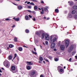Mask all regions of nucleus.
Instances as JSON below:
<instances>
[{
	"label": "nucleus",
	"instance_id": "obj_32",
	"mask_svg": "<svg viewBox=\"0 0 77 77\" xmlns=\"http://www.w3.org/2000/svg\"><path fill=\"white\" fill-rule=\"evenodd\" d=\"M69 18H71V17H72V14H69Z\"/></svg>",
	"mask_w": 77,
	"mask_h": 77
},
{
	"label": "nucleus",
	"instance_id": "obj_44",
	"mask_svg": "<svg viewBox=\"0 0 77 77\" xmlns=\"http://www.w3.org/2000/svg\"><path fill=\"white\" fill-rule=\"evenodd\" d=\"M34 21H35L36 20V19H35V17L33 18L32 19Z\"/></svg>",
	"mask_w": 77,
	"mask_h": 77
},
{
	"label": "nucleus",
	"instance_id": "obj_61",
	"mask_svg": "<svg viewBox=\"0 0 77 77\" xmlns=\"http://www.w3.org/2000/svg\"><path fill=\"white\" fill-rule=\"evenodd\" d=\"M15 57H14L13 58V59H14V60L15 59Z\"/></svg>",
	"mask_w": 77,
	"mask_h": 77
},
{
	"label": "nucleus",
	"instance_id": "obj_37",
	"mask_svg": "<svg viewBox=\"0 0 77 77\" xmlns=\"http://www.w3.org/2000/svg\"><path fill=\"white\" fill-rule=\"evenodd\" d=\"M70 5H71V6H72V5H73V2H70Z\"/></svg>",
	"mask_w": 77,
	"mask_h": 77
},
{
	"label": "nucleus",
	"instance_id": "obj_59",
	"mask_svg": "<svg viewBox=\"0 0 77 77\" xmlns=\"http://www.w3.org/2000/svg\"><path fill=\"white\" fill-rule=\"evenodd\" d=\"M44 19H47V18H46V17H44Z\"/></svg>",
	"mask_w": 77,
	"mask_h": 77
},
{
	"label": "nucleus",
	"instance_id": "obj_22",
	"mask_svg": "<svg viewBox=\"0 0 77 77\" xmlns=\"http://www.w3.org/2000/svg\"><path fill=\"white\" fill-rule=\"evenodd\" d=\"M8 59H9V60H11V59H12V56H9L8 57Z\"/></svg>",
	"mask_w": 77,
	"mask_h": 77
},
{
	"label": "nucleus",
	"instance_id": "obj_18",
	"mask_svg": "<svg viewBox=\"0 0 77 77\" xmlns=\"http://www.w3.org/2000/svg\"><path fill=\"white\" fill-rule=\"evenodd\" d=\"M39 60L41 61H42V60H43V58L41 57H40L39 58Z\"/></svg>",
	"mask_w": 77,
	"mask_h": 77
},
{
	"label": "nucleus",
	"instance_id": "obj_4",
	"mask_svg": "<svg viewBox=\"0 0 77 77\" xmlns=\"http://www.w3.org/2000/svg\"><path fill=\"white\" fill-rule=\"evenodd\" d=\"M35 73L36 72L35 71L32 70L31 71L30 75V76H31V77H33V76H34V75L35 74Z\"/></svg>",
	"mask_w": 77,
	"mask_h": 77
},
{
	"label": "nucleus",
	"instance_id": "obj_1",
	"mask_svg": "<svg viewBox=\"0 0 77 77\" xmlns=\"http://www.w3.org/2000/svg\"><path fill=\"white\" fill-rule=\"evenodd\" d=\"M58 38V37L57 35H51L50 38V42L51 43H54V42H55L57 41Z\"/></svg>",
	"mask_w": 77,
	"mask_h": 77
},
{
	"label": "nucleus",
	"instance_id": "obj_19",
	"mask_svg": "<svg viewBox=\"0 0 77 77\" xmlns=\"http://www.w3.org/2000/svg\"><path fill=\"white\" fill-rule=\"evenodd\" d=\"M73 9H77V6L76 5H75L73 7Z\"/></svg>",
	"mask_w": 77,
	"mask_h": 77
},
{
	"label": "nucleus",
	"instance_id": "obj_27",
	"mask_svg": "<svg viewBox=\"0 0 77 77\" xmlns=\"http://www.w3.org/2000/svg\"><path fill=\"white\" fill-rule=\"evenodd\" d=\"M36 35H40L39 32L38 31L36 32Z\"/></svg>",
	"mask_w": 77,
	"mask_h": 77
},
{
	"label": "nucleus",
	"instance_id": "obj_31",
	"mask_svg": "<svg viewBox=\"0 0 77 77\" xmlns=\"http://www.w3.org/2000/svg\"><path fill=\"white\" fill-rule=\"evenodd\" d=\"M34 9H35V10H36V9H38V7L37 6H35L34 7Z\"/></svg>",
	"mask_w": 77,
	"mask_h": 77
},
{
	"label": "nucleus",
	"instance_id": "obj_42",
	"mask_svg": "<svg viewBox=\"0 0 77 77\" xmlns=\"http://www.w3.org/2000/svg\"><path fill=\"white\" fill-rule=\"evenodd\" d=\"M15 27V25H14L12 26V28H14V27Z\"/></svg>",
	"mask_w": 77,
	"mask_h": 77
},
{
	"label": "nucleus",
	"instance_id": "obj_3",
	"mask_svg": "<svg viewBox=\"0 0 77 77\" xmlns=\"http://www.w3.org/2000/svg\"><path fill=\"white\" fill-rule=\"evenodd\" d=\"M65 40L64 41H63L62 42L63 43V42H65V45L66 48H67L69 45V41L68 40Z\"/></svg>",
	"mask_w": 77,
	"mask_h": 77
},
{
	"label": "nucleus",
	"instance_id": "obj_14",
	"mask_svg": "<svg viewBox=\"0 0 77 77\" xmlns=\"http://www.w3.org/2000/svg\"><path fill=\"white\" fill-rule=\"evenodd\" d=\"M42 11H41V14H44V8H42Z\"/></svg>",
	"mask_w": 77,
	"mask_h": 77
},
{
	"label": "nucleus",
	"instance_id": "obj_53",
	"mask_svg": "<svg viewBox=\"0 0 77 77\" xmlns=\"http://www.w3.org/2000/svg\"><path fill=\"white\" fill-rule=\"evenodd\" d=\"M20 59V58H17V61H19V60Z\"/></svg>",
	"mask_w": 77,
	"mask_h": 77
},
{
	"label": "nucleus",
	"instance_id": "obj_5",
	"mask_svg": "<svg viewBox=\"0 0 77 77\" xmlns=\"http://www.w3.org/2000/svg\"><path fill=\"white\" fill-rule=\"evenodd\" d=\"M45 40H49L50 38H49V35L48 34H46L45 36Z\"/></svg>",
	"mask_w": 77,
	"mask_h": 77
},
{
	"label": "nucleus",
	"instance_id": "obj_58",
	"mask_svg": "<svg viewBox=\"0 0 77 77\" xmlns=\"http://www.w3.org/2000/svg\"><path fill=\"white\" fill-rule=\"evenodd\" d=\"M34 50L35 51H36V48H34Z\"/></svg>",
	"mask_w": 77,
	"mask_h": 77
},
{
	"label": "nucleus",
	"instance_id": "obj_23",
	"mask_svg": "<svg viewBox=\"0 0 77 77\" xmlns=\"http://www.w3.org/2000/svg\"><path fill=\"white\" fill-rule=\"evenodd\" d=\"M9 47L10 48H12V47H14V45H9Z\"/></svg>",
	"mask_w": 77,
	"mask_h": 77
},
{
	"label": "nucleus",
	"instance_id": "obj_46",
	"mask_svg": "<svg viewBox=\"0 0 77 77\" xmlns=\"http://www.w3.org/2000/svg\"><path fill=\"white\" fill-rule=\"evenodd\" d=\"M17 54H14V57H17Z\"/></svg>",
	"mask_w": 77,
	"mask_h": 77
},
{
	"label": "nucleus",
	"instance_id": "obj_35",
	"mask_svg": "<svg viewBox=\"0 0 77 77\" xmlns=\"http://www.w3.org/2000/svg\"><path fill=\"white\" fill-rule=\"evenodd\" d=\"M6 21H10L11 20V19L9 18H7L5 19Z\"/></svg>",
	"mask_w": 77,
	"mask_h": 77
},
{
	"label": "nucleus",
	"instance_id": "obj_10",
	"mask_svg": "<svg viewBox=\"0 0 77 77\" xmlns=\"http://www.w3.org/2000/svg\"><path fill=\"white\" fill-rule=\"evenodd\" d=\"M13 19L15 20V21H18L19 20H20V18H15V17H14L13 18Z\"/></svg>",
	"mask_w": 77,
	"mask_h": 77
},
{
	"label": "nucleus",
	"instance_id": "obj_55",
	"mask_svg": "<svg viewBox=\"0 0 77 77\" xmlns=\"http://www.w3.org/2000/svg\"><path fill=\"white\" fill-rule=\"evenodd\" d=\"M45 8H47V9H48L49 7L48 6H46Z\"/></svg>",
	"mask_w": 77,
	"mask_h": 77
},
{
	"label": "nucleus",
	"instance_id": "obj_34",
	"mask_svg": "<svg viewBox=\"0 0 77 77\" xmlns=\"http://www.w3.org/2000/svg\"><path fill=\"white\" fill-rule=\"evenodd\" d=\"M31 1H32V2H38V1L36 0H31Z\"/></svg>",
	"mask_w": 77,
	"mask_h": 77
},
{
	"label": "nucleus",
	"instance_id": "obj_52",
	"mask_svg": "<svg viewBox=\"0 0 77 77\" xmlns=\"http://www.w3.org/2000/svg\"><path fill=\"white\" fill-rule=\"evenodd\" d=\"M32 12V13H33V14H35V11H33Z\"/></svg>",
	"mask_w": 77,
	"mask_h": 77
},
{
	"label": "nucleus",
	"instance_id": "obj_49",
	"mask_svg": "<svg viewBox=\"0 0 77 77\" xmlns=\"http://www.w3.org/2000/svg\"><path fill=\"white\" fill-rule=\"evenodd\" d=\"M48 41H46L45 42V44H48Z\"/></svg>",
	"mask_w": 77,
	"mask_h": 77
},
{
	"label": "nucleus",
	"instance_id": "obj_39",
	"mask_svg": "<svg viewBox=\"0 0 77 77\" xmlns=\"http://www.w3.org/2000/svg\"><path fill=\"white\" fill-rule=\"evenodd\" d=\"M60 72H62V71H63V69H60Z\"/></svg>",
	"mask_w": 77,
	"mask_h": 77
},
{
	"label": "nucleus",
	"instance_id": "obj_6",
	"mask_svg": "<svg viewBox=\"0 0 77 77\" xmlns=\"http://www.w3.org/2000/svg\"><path fill=\"white\" fill-rule=\"evenodd\" d=\"M72 46H70V47L69 48V49H68V52H71L72 51Z\"/></svg>",
	"mask_w": 77,
	"mask_h": 77
},
{
	"label": "nucleus",
	"instance_id": "obj_47",
	"mask_svg": "<svg viewBox=\"0 0 77 77\" xmlns=\"http://www.w3.org/2000/svg\"><path fill=\"white\" fill-rule=\"evenodd\" d=\"M54 51H57V50H56V49H54Z\"/></svg>",
	"mask_w": 77,
	"mask_h": 77
},
{
	"label": "nucleus",
	"instance_id": "obj_62",
	"mask_svg": "<svg viewBox=\"0 0 77 77\" xmlns=\"http://www.w3.org/2000/svg\"><path fill=\"white\" fill-rule=\"evenodd\" d=\"M0 72H2V71L1 69H0Z\"/></svg>",
	"mask_w": 77,
	"mask_h": 77
},
{
	"label": "nucleus",
	"instance_id": "obj_8",
	"mask_svg": "<svg viewBox=\"0 0 77 77\" xmlns=\"http://www.w3.org/2000/svg\"><path fill=\"white\" fill-rule=\"evenodd\" d=\"M60 48L61 50H65V46L63 45H61Z\"/></svg>",
	"mask_w": 77,
	"mask_h": 77
},
{
	"label": "nucleus",
	"instance_id": "obj_51",
	"mask_svg": "<svg viewBox=\"0 0 77 77\" xmlns=\"http://www.w3.org/2000/svg\"><path fill=\"white\" fill-rule=\"evenodd\" d=\"M40 77H44V76H43L42 75H41L40 76Z\"/></svg>",
	"mask_w": 77,
	"mask_h": 77
},
{
	"label": "nucleus",
	"instance_id": "obj_56",
	"mask_svg": "<svg viewBox=\"0 0 77 77\" xmlns=\"http://www.w3.org/2000/svg\"><path fill=\"white\" fill-rule=\"evenodd\" d=\"M23 47H24L25 48H27L26 46H23Z\"/></svg>",
	"mask_w": 77,
	"mask_h": 77
},
{
	"label": "nucleus",
	"instance_id": "obj_41",
	"mask_svg": "<svg viewBox=\"0 0 77 77\" xmlns=\"http://www.w3.org/2000/svg\"><path fill=\"white\" fill-rule=\"evenodd\" d=\"M41 3H44V1L42 0L41 1Z\"/></svg>",
	"mask_w": 77,
	"mask_h": 77
},
{
	"label": "nucleus",
	"instance_id": "obj_60",
	"mask_svg": "<svg viewBox=\"0 0 77 77\" xmlns=\"http://www.w3.org/2000/svg\"><path fill=\"white\" fill-rule=\"evenodd\" d=\"M75 57L76 59H77V56H75Z\"/></svg>",
	"mask_w": 77,
	"mask_h": 77
},
{
	"label": "nucleus",
	"instance_id": "obj_43",
	"mask_svg": "<svg viewBox=\"0 0 77 77\" xmlns=\"http://www.w3.org/2000/svg\"><path fill=\"white\" fill-rule=\"evenodd\" d=\"M69 62H71V58H70L69 60Z\"/></svg>",
	"mask_w": 77,
	"mask_h": 77
},
{
	"label": "nucleus",
	"instance_id": "obj_38",
	"mask_svg": "<svg viewBox=\"0 0 77 77\" xmlns=\"http://www.w3.org/2000/svg\"><path fill=\"white\" fill-rule=\"evenodd\" d=\"M30 5H35V4H34L33 2L31 3H30Z\"/></svg>",
	"mask_w": 77,
	"mask_h": 77
},
{
	"label": "nucleus",
	"instance_id": "obj_30",
	"mask_svg": "<svg viewBox=\"0 0 77 77\" xmlns=\"http://www.w3.org/2000/svg\"><path fill=\"white\" fill-rule=\"evenodd\" d=\"M55 11L57 12V13H58L59 12V10L57 9H56L55 10Z\"/></svg>",
	"mask_w": 77,
	"mask_h": 77
},
{
	"label": "nucleus",
	"instance_id": "obj_24",
	"mask_svg": "<svg viewBox=\"0 0 77 77\" xmlns=\"http://www.w3.org/2000/svg\"><path fill=\"white\" fill-rule=\"evenodd\" d=\"M75 53H76V52L75 51H74L73 52L72 54V56H73V55L75 54Z\"/></svg>",
	"mask_w": 77,
	"mask_h": 77
},
{
	"label": "nucleus",
	"instance_id": "obj_13",
	"mask_svg": "<svg viewBox=\"0 0 77 77\" xmlns=\"http://www.w3.org/2000/svg\"><path fill=\"white\" fill-rule=\"evenodd\" d=\"M17 8L19 10H21V9H23V7H22V6H18Z\"/></svg>",
	"mask_w": 77,
	"mask_h": 77
},
{
	"label": "nucleus",
	"instance_id": "obj_45",
	"mask_svg": "<svg viewBox=\"0 0 77 77\" xmlns=\"http://www.w3.org/2000/svg\"><path fill=\"white\" fill-rule=\"evenodd\" d=\"M28 11L29 12H31V13L32 12V11H31L30 10H28Z\"/></svg>",
	"mask_w": 77,
	"mask_h": 77
},
{
	"label": "nucleus",
	"instance_id": "obj_9",
	"mask_svg": "<svg viewBox=\"0 0 77 77\" xmlns=\"http://www.w3.org/2000/svg\"><path fill=\"white\" fill-rule=\"evenodd\" d=\"M26 63L28 65H33V63H32L31 62H27Z\"/></svg>",
	"mask_w": 77,
	"mask_h": 77
},
{
	"label": "nucleus",
	"instance_id": "obj_25",
	"mask_svg": "<svg viewBox=\"0 0 77 77\" xmlns=\"http://www.w3.org/2000/svg\"><path fill=\"white\" fill-rule=\"evenodd\" d=\"M48 57L51 60L52 59V58H53V57H51V56H48Z\"/></svg>",
	"mask_w": 77,
	"mask_h": 77
},
{
	"label": "nucleus",
	"instance_id": "obj_11",
	"mask_svg": "<svg viewBox=\"0 0 77 77\" xmlns=\"http://www.w3.org/2000/svg\"><path fill=\"white\" fill-rule=\"evenodd\" d=\"M11 69L13 71H14L15 69V67L14 66H12L11 67Z\"/></svg>",
	"mask_w": 77,
	"mask_h": 77
},
{
	"label": "nucleus",
	"instance_id": "obj_54",
	"mask_svg": "<svg viewBox=\"0 0 77 77\" xmlns=\"http://www.w3.org/2000/svg\"><path fill=\"white\" fill-rule=\"evenodd\" d=\"M29 18H32V16L31 15H29Z\"/></svg>",
	"mask_w": 77,
	"mask_h": 77
},
{
	"label": "nucleus",
	"instance_id": "obj_2",
	"mask_svg": "<svg viewBox=\"0 0 77 77\" xmlns=\"http://www.w3.org/2000/svg\"><path fill=\"white\" fill-rule=\"evenodd\" d=\"M4 66H5L7 68H9L10 65H9V63L7 60H5L4 62Z\"/></svg>",
	"mask_w": 77,
	"mask_h": 77
},
{
	"label": "nucleus",
	"instance_id": "obj_50",
	"mask_svg": "<svg viewBox=\"0 0 77 77\" xmlns=\"http://www.w3.org/2000/svg\"><path fill=\"white\" fill-rule=\"evenodd\" d=\"M30 2H28L27 3V4H30Z\"/></svg>",
	"mask_w": 77,
	"mask_h": 77
},
{
	"label": "nucleus",
	"instance_id": "obj_28",
	"mask_svg": "<svg viewBox=\"0 0 77 77\" xmlns=\"http://www.w3.org/2000/svg\"><path fill=\"white\" fill-rule=\"evenodd\" d=\"M74 18H75V20H77V15H75L74 16Z\"/></svg>",
	"mask_w": 77,
	"mask_h": 77
},
{
	"label": "nucleus",
	"instance_id": "obj_40",
	"mask_svg": "<svg viewBox=\"0 0 77 77\" xmlns=\"http://www.w3.org/2000/svg\"><path fill=\"white\" fill-rule=\"evenodd\" d=\"M28 8L29 9H30V8H32V6H28Z\"/></svg>",
	"mask_w": 77,
	"mask_h": 77
},
{
	"label": "nucleus",
	"instance_id": "obj_16",
	"mask_svg": "<svg viewBox=\"0 0 77 77\" xmlns=\"http://www.w3.org/2000/svg\"><path fill=\"white\" fill-rule=\"evenodd\" d=\"M45 36V34L44 33H42V39H43L44 38Z\"/></svg>",
	"mask_w": 77,
	"mask_h": 77
},
{
	"label": "nucleus",
	"instance_id": "obj_17",
	"mask_svg": "<svg viewBox=\"0 0 77 77\" xmlns=\"http://www.w3.org/2000/svg\"><path fill=\"white\" fill-rule=\"evenodd\" d=\"M44 10L46 12H48V9L47 8H44Z\"/></svg>",
	"mask_w": 77,
	"mask_h": 77
},
{
	"label": "nucleus",
	"instance_id": "obj_29",
	"mask_svg": "<svg viewBox=\"0 0 77 77\" xmlns=\"http://www.w3.org/2000/svg\"><path fill=\"white\" fill-rule=\"evenodd\" d=\"M54 60L55 61L57 62V61H58L59 60V59L57 58H54Z\"/></svg>",
	"mask_w": 77,
	"mask_h": 77
},
{
	"label": "nucleus",
	"instance_id": "obj_57",
	"mask_svg": "<svg viewBox=\"0 0 77 77\" xmlns=\"http://www.w3.org/2000/svg\"><path fill=\"white\" fill-rule=\"evenodd\" d=\"M47 20H50V18L48 17L47 19Z\"/></svg>",
	"mask_w": 77,
	"mask_h": 77
},
{
	"label": "nucleus",
	"instance_id": "obj_36",
	"mask_svg": "<svg viewBox=\"0 0 77 77\" xmlns=\"http://www.w3.org/2000/svg\"><path fill=\"white\" fill-rule=\"evenodd\" d=\"M32 52L34 54H35V55H36L37 54H36V53L35 52H34V51H32Z\"/></svg>",
	"mask_w": 77,
	"mask_h": 77
},
{
	"label": "nucleus",
	"instance_id": "obj_33",
	"mask_svg": "<svg viewBox=\"0 0 77 77\" xmlns=\"http://www.w3.org/2000/svg\"><path fill=\"white\" fill-rule=\"evenodd\" d=\"M26 32L27 33H28L29 32V31L28 30V29H26Z\"/></svg>",
	"mask_w": 77,
	"mask_h": 77
},
{
	"label": "nucleus",
	"instance_id": "obj_20",
	"mask_svg": "<svg viewBox=\"0 0 77 77\" xmlns=\"http://www.w3.org/2000/svg\"><path fill=\"white\" fill-rule=\"evenodd\" d=\"M25 19L26 20H29V17L27 16H25Z\"/></svg>",
	"mask_w": 77,
	"mask_h": 77
},
{
	"label": "nucleus",
	"instance_id": "obj_15",
	"mask_svg": "<svg viewBox=\"0 0 77 77\" xmlns=\"http://www.w3.org/2000/svg\"><path fill=\"white\" fill-rule=\"evenodd\" d=\"M27 69L28 70H30V69H32V67H30V66H28L27 67Z\"/></svg>",
	"mask_w": 77,
	"mask_h": 77
},
{
	"label": "nucleus",
	"instance_id": "obj_7",
	"mask_svg": "<svg viewBox=\"0 0 77 77\" xmlns=\"http://www.w3.org/2000/svg\"><path fill=\"white\" fill-rule=\"evenodd\" d=\"M51 47L52 49L54 48L55 47V43H52V44L51 46Z\"/></svg>",
	"mask_w": 77,
	"mask_h": 77
},
{
	"label": "nucleus",
	"instance_id": "obj_63",
	"mask_svg": "<svg viewBox=\"0 0 77 77\" xmlns=\"http://www.w3.org/2000/svg\"><path fill=\"white\" fill-rule=\"evenodd\" d=\"M38 9H39V10H41V9L39 8H38Z\"/></svg>",
	"mask_w": 77,
	"mask_h": 77
},
{
	"label": "nucleus",
	"instance_id": "obj_12",
	"mask_svg": "<svg viewBox=\"0 0 77 77\" xmlns=\"http://www.w3.org/2000/svg\"><path fill=\"white\" fill-rule=\"evenodd\" d=\"M76 12V11L75 10H73L72 11V14H75V13Z\"/></svg>",
	"mask_w": 77,
	"mask_h": 77
},
{
	"label": "nucleus",
	"instance_id": "obj_21",
	"mask_svg": "<svg viewBox=\"0 0 77 77\" xmlns=\"http://www.w3.org/2000/svg\"><path fill=\"white\" fill-rule=\"evenodd\" d=\"M18 50L20 51H21L23 50V48H19Z\"/></svg>",
	"mask_w": 77,
	"mask_h": 77
},
{
	"label": "nucleus",
	"instance_id": "obj_64",
	"mask_svg": "<svg viewBox=\"0 0 77 77\" xmlns=\"http://www.w3.org/2000/svg\"><path fill=\"white\" fill-rule=\"evenodd\" d=\"M43 45H45V43L44 42H43Z\"/></svg>",
	"mask_w": 77,
	"mask_h": 77
},
{
	"label": "nucleus",
	"instance_id": "obj_26",
	"mask_svg": "<svg viewBox=\"0 0 77 77\" xmlns=\"http://www.w3.org/2000/svg\"><path fill=\"white\" fill-rule=\"evenodd\" d=\"M14 41H15V42H17V38L15 37L14 38Z\"/></svg>",
	"mask_w": 77,
	"mask_h": 77
},
{
	"label": "nucleus",
	"instance_id": "obj_48",
	"mask_svg": "<svg viewBox=\"0 0 77 77\" xmlns=\"http://www.w3.org/2000/svg\"><path fill=\"white\" fill-rule=\"evenodd\" d=\"M45 61H46V62H49V61H48V60H47V59H45Z\"/></svg>",
	"mask_w": 77,
	"mask_h": 77
}]
</instances>
